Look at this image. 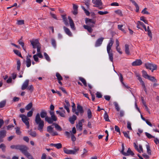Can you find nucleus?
Segmentation results:
<instances>
[{"label": "nucleus", "instance_id": "1", "mask_svg": "<svg viewBox=\"0 0 159 159\" xmlns=\"http://www.w3.org/2000/svg\"><path fill=\"white\" fill-rule=\"evenodd\" d=\"M114 42L112 38H111L110 41L107 46V51L110 60L113 62V53L111 48Z\"/></svg>", "mask_w": 159, "mask_h": 159}, {"label": "nucleus", "instance_id": "2", "mask_svg": "<svg viewBox=\"0 0 159 159\" xmlns=\"http://www.w3.org/2000/svg\"><path fill=\"white\" fill-rule=\"evenodd\" d=\"M35 122L36 124L38 125V130L40 132H42L44 126V122L41 119L40 116V114L39 113L37 114L35 117Z\"/></svg>", "mask_w": 159, "mask_h": 159}, {"label": "nucleus", "instance_id": "3", "mask_svg": "<svg viewBox=\"0 0 159 159\" xmlns=\"http://www.w3.org/2000/svg\"><path fill=\"white\" fill-rule=\"evenodd\" d=\"M30 43L34 48H37L38 53L41 52V45L38 39H33L30 41Z\"/></svg>", "mask_w": 159, "mask_h": 159}, {"label": "nucleus", "instance_id": "4", "mask_svg": "<svg viewBox=\"0 0 159 159\" xmlns=\"http://www.w3.org/2000/svg\"><path fill=\"white\" fill-rule=\"evenodd\" d=\"M49 113L51 116V117H47L45 119V121L48 124H52L53 121H56L57 120V117L55 115L53 111H50Z\"/></svg>", "mask_w": 159, "mask_h": 159}, {"label": "nucleus", "instance_id": "5", "mask_svg": "<svg viewBox=\"0 0 159 159\" xmlns=\"http://www.w3.org/2000/svg\"><path fill=\"white\" fill-rule=\"evenodd\" d=\"M79 148H76V147L74 148V150L68 149L65 148L63 149L64 152L67 154H76V152L79 151Z\"/></svg>", "mask_w": 159, "mask_h": 159}, {"label": "nucleus", "instance_id": "6", "mask_svg": "<svg viewBox=\"0 0 159 159\" xmlns=\"http://www.w3.org/2000/svg\"><path fill=\"white\" fill-rule=\"evenodd\" d=\"M29 148L26 145H19L18 149L25 155L28 152Z\"/></svg>", "mask_w": 159, "mask_h": 159}, {"label": "nucleus", "instance_id": "7", "mask_svg": "<svg viewBox=\"0 0 159 159\" xmlns=\"http://www.w3.org/2000/svg\"><path fill=\"white\" fill-rule=\"evenodd\" d=\"M19 117L21 118L22 121L25 124L27 128L28 129L30 127L29 123L28 121L29 119L27 118L26 116L23 114L20 115Z\"/></svg>", "mask_w": 159, "mask_h": 159}, {"label": "nucleus", "instance_id": "8", "mask_svg": "<svg viewBox=\"0 0 159 159\" xmlns=\"http://www.w3.org/2000/svg\"><path fill=\"white\" fill-rule=\"evenodd\" d=\"M145 66L147 69H149L150 70L154 68L153 70H156L157 69V66L154 64L151 63H146L145 64Z\"/></svg>", "mask_w": 159, "mask_h": 159}, {"label": "nucleus", "instance_id": "9", "mask_svg": "<svg viewBox=\"0 0 159 159\" xmlns=\"http://www.w3.org/2000/svg\"><path fill=\"white\" fill-rule=\"evenodd\" d=\"M92 2L94 4L96 5L97 7H98L99 9H103L102 6V3L101 0H92Z\"/></svg>", "mask_w": 159, "mask_h": 159}, {"label": "nucleus", "instance_id": "10", "mask_svg": "<svg viewBox=\"0 0 159 159\" xmlns=\"http://www.w3.org/2000/svg\"><path fill=\"white\" fill-rule=\"evenodd\" d=\"M94 27V25L93 24H91L90 25H84L83 27L84 28L87 30V31L89 33H91L93 31V30L92 29V27Z\"/></svg>", "mask_w": 159, "mask_h": 159}, {"label": "nucleus", "instance_id": "11", "mask_svg": "<svg viewBox=\"0 0 159 159\" xmlns=\"http://www.w3.org/2000/svg\"><path fill=\"white\" fill-rule=\"evenodd\" d=\"M6 131L4 130L0 131V143L3 142V139L6 136Z\"/></svg>", "mask_w": 159, "mask_h": 159}, {"label": "nucleus", "instance_id": "12", "mask_svg": "<svg viewBox=\"0 0 159 159\" xmlns=\"http://www.w3.org/2000/svg\"><path fill=\"white\" fill-rule=\"evenodd\" d=\"M104 39L103 37H101L97 39L95 43V46L98 47L100 46L102 44Z\"/></svg>", "mask_w": 159, "mask_h": 159}, {"label": "nucleus", "instance_id": "13", "mask_svg": "<svg viewBox=\"0 0 159 159\" xmlns=\"http://www.w3.org/2000/svg\"><path fill=\"white\" fill-rule=\"evenodd\" d=\"M68 19L69 20V24L70 25L71 28L72 30H75V28L73 20L71 19V17L70 16H69L68 17Z\"/></svg>", "mask_w": 159, "mask_h": 159}, {"label": "nucleus", "instance_id": "14", "mask_svg": "<svg viewBox=\"0 0 159 159\" xmlns=\"http://www.w3.org/2000/svg\"><path fill=\"white\" fill-rule=\"evenodd\" d=\"M40 116L42 118H45V120L47 117H48L47 116V113L46 111L44 110H42L40 113Z\"/></svg>", "mask_w": 159, "mask_h": 159}, {"label": "nucleus", "instance_id": "15", "mask_svg": "<svg viewBox=\"0 0 159 159\" xmlns=\"http://www.w3.org/2000/svg\"><path fill=\"white\" fill-rule=\"evenodd\" d=\"M29 83V80H25L21 86V89L22 90H24L27 88L28 86Z\"/></svg>", "mask_w": 159, "mask_h": 159}, {"label": "nucleus", "instance_id": "16", "mask_svg": "<svg viewBox=\"0 0 159 159\" xmlns=\"http://www.w3.org/2000/svg\"><path fill=\"white\" fill-rule=\"evenodd\" d=\"M85 23L87 25H90V24L89 23H90L93 24H95L96 23L95 20L87 18H85Z\"/></svg>", "mask_w": 159, "mask_h": 159}, {"label": "nucleus", "instance_id": "17", "mask_svg": "<svg viewBox=\"0 0 159 159\" xmlns=\"http://www.w3.org/2000/svg\"><path fill=\"white\" fill-rule=\"evenodd\" d=\"M142 63L141 60L140 59L136 60L135 61L132 63L133 66H140Z\"/></svg>", "mask_w": 159, "mask_h": 159}, {"label": "nucleus", "instance_id": "18", "mask_svg": "<svg viewBox=\"0 0 159 159\" xmlns=\"http://www.w3.org/2000/svg\"><path fill=\"white\" fill-rule=\"evenodd\" d=\"M63 28L65 33L67 34L70 36H72V34L71 32L68 28L65 26H63Z\"/></svg>", "mask_w": 159, "mask_h": 159}, {"label": "nucleus", "instance_id": "19", "mask_svg": "<svg viewBox=\"0 0 159 159\" xmlns=\"http://www.w3.org/2000/svg\"><path fill=\"white\" fill-rule=\"evenodd\" d=\"M77 117L75 115H73L72 117H70L69 118V121L70 123L73 124L75 123V121L76 120Z\"/></svg>", "mask_w": 159, "mask_h": 159}, {"label": "nucleus", "instance_id": "20", "mask_svg": "<svg viewBox=\"0 0 159 159\" xmlns=\"http://www.w3.org/2000/svg\"><path fill=\"white\" fill-rule=\"evenodd\" d=\"M125 53L127 55H130V51L129 50V45L127 44L125 45Z\"/></svg>", "mask_w": 159, "mask_h": 159}, {"label": "nucleus", "instance_id": "21", "mask_svg": "<svg viewBox=\"0 0 159 159\" xmlns=\"http://www.w3.org/2000/svg\"><path fill=\"white\" fill-rule=\"evenodd\" d=\"M77 108L78 111L80 114H83L84 112V110L80 104H77Z\"/></svg>", "mask_w": 159, "mask_h": 159}, {"label": "nucleus", "instance_id": "22", "mask_svg": "<svg viewBox=\"0 0 159 159\" xmlns=\"http://www.w3.org/2000/svg\"><path fill=\"white\" fill-rule=\"evenodd\" d=\"M139 80L142 85L143 89L146 93H147V89L144 82L142 80V78H139Z\"/></svg>", "mask_w": 159, "mask_h": 159}, {"label": "nucleus", "instance_id": "23", "mask_svg": "<svg viewBox=\"0 0 159 159\" xmlns=\"http://www.w3.org/2000/svg\"><path fill=\"white\" fill-rule=\"evenodd\" d=\"M26 65L27 67H30L31 65V61L30 58H29L28 56H27L26 58Z\"/></svg>", "mask_w": 159, "mask_h": 159}, {"label": "nucleus", "instance_id": "24", "mask_svg": "<svg viewBox=\"0 0 159 159\" xmlns=\"http://www.w3.org/2000/svg\"><path fill=\"white\" fill-rule=\"evenodd\" d=\"M87 115L89 119H90L92 118V113L91 110L89 109H88L87 110Z\"/></svg>", "mask_w": 159, "mask_h": 159}, {"label": "nucleus", "instance_id": "25", "mask_svg": "<svg viewBox=\"0 0 159 159\" xmlns=\"http://www.w3.org/2000/svg\"><path fill=\"white\" fill-rule=\"evenodd\" d=\"M125 150V146L123 143L122 144V150L121 151V153L125 156H126L128 155V153H126V152H124Z\"/></svg>", "mask_w": 159, "mask_h": 159}, {"label": "nucleus", "instance_id": "26", "mask_svg": "<svg viewBox=\"0 0 159 159\" xmlns=\"http://www.w3.org/2000/svg\"><path fill=\"white\" fill-rule=\"evenodd\" d=\"M79 80L85 86H87L86 81L84 78L82 77H79Z\"/></svg>", "mask_w": 159, "mask_h": 159}, {"label": "nucleus", "instance_id": "27", "mask_svg": "<svg viewBox=\"0 0 159 159\" xmlns=\"http://www.w3.org/2000/svg\"><path fill=\"white\" fill-rule=\"evenodd\" d=\"M150 80L154 82H156L157 81V80L154 77L149 75V77L147 78Z\"/></svg>", "mask_w": 159, "mask_h": 159}, {"label": "nucleus", "instance_id": "28", "mask_svg": "<svg viewBox=\"0 0 159 159\" xmlns=\"http://www.w3.org/2000/svg\"><path fill=\"white\" fill-rule=\"evenodd\" d=\"M142 76L145 79H147V78L149 77L146 71L143 70L142 71Z\"/></svg>", "mask_w": 159, "mask_h": 159}, {"label": "nucleus", "instance_id": "29", "mask_svg": "<svg viewBox=\"0 0 159 159\" xmlns=\"http://www.w3.org/2000/svg\"><path fill=\"white\" fill-rule=\"evenodd\" d=\"M146 147L147 149V152L149 155H151V150L150 149V147L148 143L146 145Z\"/></svg>", "mask_w": 159, "mask_h": 159}, {"label": "nucleus", "instance_id": "30", "mask_svg": "<svg viewBox=\"0 0 159 159\" xmlns=\"http://www.w3.org/2000/svg\"><path fill=\"white\" fill-rule=\"evenodd\" d=\"M53 125L55 126V127L56 129L59 131H61L62 130V128L61 127L57 124L55 123H53Z\"/></svg>", "mask_w": 159, "mask_h": 159}, {"label": "nucleus", "instance_id": "31", "mask_svg": "<svg viewBox=\"0 0 159 159\" xmlns=\"http://www.w3.org/2000/svg\"><path fill=\"white\" fill-rule=\"evenodd\" d=\"M51 44L53 47L56 48V42L55 39L54 38H52L51 39Z\"/></svg>", "mask_w": 159, "mask_h": 159}, {"label": "nucleus", "instance_id": "32", "mask_svg": "<svg viewBox=\"0 0 159 159\" xmlns=\"http://www.w3.org/2000/svg\"><path fill=\"white\" fill-rule=\"evenodd\" d=\"M28 159H34L32 155L29 152H27L25 155Z\"/></svg>", "mask_w": 159, "mask_h": 159}, {"label": "nucleus", "instance_id": "33", "mask_svg": "<svg viewBox=\"0 0 159 159\" xmlns=\"http://www.w3.org/2000/svg\"><path fill=\"white\" fill-rule=\"evenodd\" d=\"M56 113L57 114H59V115L62 117H65V112L63 111V112H61L58 111H56Z\"/></svg>", "mask_w": 159, "mask_h": 159}, {"label": "nucleus", "instance_id": "34", "mask_svg": "<svg viewBox=\"0 0 159 159\" xmlns=\"http://www.w3.org/2000/svg\"><path fill=\"white\" fill-rule=\"evenodd\" d=\"M32 103L30 102L25 107V108L27 110L29 111L32 108Z\"/></svg>", "mask_w": 159, "mask_h": 159}, {"label": "nucleus", "instance_id": "35", "mask_svg": "<svg viewBox=\"0 0 159 159\" xmlns=\"http://www.w3.org/2000/svg\"><path fill=\"white\" fill-rule=\"evenodd\" d=\"M104 119H105L106 121H110V120L109 119V116L107 114V113L106 111H105V113L104 116Z\"/></svg>", "mask_w": 159, "mask_h": 159}, {"label": "nucleus", "instance_id": "36", "mask_svg": "<svg viewBox=\"0 0 159 159\" xmlns=\"http://www.w3.org/2000/svg\"><path fill=\"white\" fill-rule=\"evenodd\" d=\"M116 109L117 111H119L120 110V108L118 103L116 102H113Z\"/></svg>", "mask_w": 159, "mask_h": 159}, {"label": "nucleus", "instance_id": "37", "mask_svg": "<svg viewBox=\"0 0 159 159\" xmlns=\"http://www.w3.org/2000/svg\"><path fill=\"white\" fill-rule=\"evenodd\" d=\"M13 52H14V53L17 56L22 58H23V57L21 55L20 52H19V50H13Z\"/></svg>", "mask_w": 159, "mask_h": 159}, {"label": "nucleus", "instance_id": "38", "mask_svg": "<svg viewBox=\"0 0 159 159\" xmlns=\"http://www.w3.org/2000/svg\"><path fill=\"white\" fill-rule=\"evenodd\" d=\"M130 0L131 2L135 6L136 8V10H139V6L135 2V1L134 0Z\"/></svg>", "mask_w": 159, "mask_h": 159}, {"label": "nucleus", "instance_id": "39", "mask_svg": "<svg viewBox=\"0 0 159 159\" xmlns=\"http://www.w3.org/2000/svg\"><path fill=\"white\" fill-rule=\"evenodd\" d=\"M126 153H128V155L127 156H129V155H131L132 156H133L134 155V153L131 150L130 148H129L127 150V152H126Z\"/></svg>", "mask_w": 159, "mask_h": 159}, {"label": "nucleus", "instance_id": "40", "mask_svg": "<svg viewBox=\"0 0 159 159\" xmlns=\"http://www.w3.org/2000/svg\"><path fill=\"white\" fill-rule=\"evenodd\" d=\"M56 76L57 77L58 81H61L62 80V77L59 73L57 72V73H56Z\"/></svg>", "mask_w": 159, "mask_h": 159}, {"label": "nucleus", "instance_id": "41", "mask_svg": "<svg viewBox=\"0 0 159 159\" xmlns=\"http://www.w3.org/2000/svg\"><path fill=\"white\" fill-rule=\"evenodd\" d=\"M29 134L30 135L33 137H35L37 135V134L36 132L35 131H29Z\"/></svg>", "mask_w": 159, "mask_h": 159}, {"label": "nucleus", "instance_id": "42", "mask_svg": "<svg viewBox=\"0 0 159 159\" xmlns=\"http://www.w3.org/2000/svg\"><path fill=\"white\" fill-rule=\"evenodd\" d=\"M53 128L51 126H49L47 127V131L49 133H51L53 131Z\"/></svg>", "mask_w": 159, "mask_h": 159}, {"label": "nucleus", "instance_id": "43", "mask_svg": "<svg viewBox=\"0 0 159 159\" xmlns=\"http://www.w3.org/2000/svg\"><path fill=\"white\" fill-rule=\"evenodd\" d=\"M6 101L3 100L0 102V108L4 107L6 104Z\"/></svg>", "mask_w": 159, "mask_h": 159}, {"label": "nucleus", "instance_id": "44", "mask_svg": "<svg viewBox=\"0 0 159 159\" xmlns=\"http://www.w3.org/2000/svg\"><path fill=\"white\" fill-rule=\"evenodd\" d=\"M6 146L3 143H2L0 144V148L1 149L2 151L5 152V151Z\"/></svg>", "mask_w": 159, "mask_h": 159}, {"label": "nucleus", "instance_id": "45", "mask_svg": "<svg viewBox=\"0 0 159 159\" xmlns=\"http://www.w3.org/2000/svg\"><path fill=\"white\" fill-rule=\"evenodd\" d=\"M16 24L19 25H24V20H18Z\"/></svg>", "mask_w": 159, "mask_h": 159}, {"label": "nucleus", "instance_id": "46", "mask_svg": "<svg viewBox=\"0 0 159 159\" xmlns=\"http://www.w3.org/2000/svg\"><path fill=\"white\" fill-rule=\"evenodd\" d=\"M145 134L147 137L149 139L154 138H155L154 136H152L150 134L147 132H145Z\"/></svg>", "mask_w": 159, "mask_h": 159}, {"label": "nucleus", "instance_id": "47", "mask_svg": "<svg viewBox=\"0 0 159 159\" xmlns=\"http://www.w3.org/2000/svg\"><path fill=\"white\" fill-rule=\"evenodd\" d=\"M129 133V131H128L127 132L124 131L123 132L125 137L129 139H130V138L128 134Z\"/></svg>", "mask_w": 159, "mask_h": 159}, {"label": "nucleus", "instance_id": "48", "mask_svg": "<svg viewBox=\"0 0 159 159\" xmlns=\"http://www.w3.org/2000/svg\"><path fill=\"white\" fill-rule=\"evenodd\" d=\"M44 56L46 59V60L48 61H50V58L48 56V55L47 54L46 52H44Z\"/></svg>", "mask_w": 159, "mask_h": 159}, {"label": "nucleus", "instance_id": "49", "mask_svg": "<svg viewBox=\"0 0 159 159\" xmlns=\"http://www.w3.org/2000/svg\"><path fill=\"white\" fill-rule=\"evenodd\" d=\"M19 145H12L10 146V148L12 149H15L17 150L18 149Z\"/></svg>", "mask_w": 159, "mask_h": 159}, {"label": "nucleus", "instance_id": "50", "mask_svg": "<svg viewBox=\"0 0 159 159\" xmlns=\"http://www.w3.org/2000/svg\"><path fill=\"white\" fill-rule=\"evenodd\" d=\"M33 110L32 109L31 111H29L27 114V116L28 117L31 116L33 115Z\"/></svg>", "mask_w": 159, "mask_h": 159}, {"label": "nucleus", "instance_id": "51", "mask_svg": "<svg viewBox=\"0 0 159 159\" xmlns=\"http://www.w3.org/2000/svg\"><path fill=\"white\" fill-rule=\"evenodd\" d=\"M17 69L18 70H20V60H18L17 61Z\"/></svg>", "mask_w": 159, "mask_h": 159}, {"label": "nucleus", "instance_id": "52", "mask_svg": "<svg viewBox=\"0 0 159 159\" xmlns=\"http://www.w3.org/2000/svg\"><path fill=\"white\" fill-rule=\"evenodd\" d=\"M18 43H19V44H20V45L23 48L24 50H25V49L24 48V43L22 41L21 39H20V40H19L18 41Z\"/></svg>", "mask_w": 159, "mask_h": 159}, {"label": "nucleus", "instance_id": "53", "mask_svg": "<svg viewBox=\"0 0 159 159\" xmlns=\"http://www.w3.org/2000/svg\"><path fill=\"white\" fill-rule=\"evenodd\" d=\"M55 147L57 149L61 148H62V144L61 143L55 144Z\"/></svg>", "mask_w": 159, "mask_h": 159}, {"label": "nucleus", "instance_id": "54", "mask_svg": "<svg viewBox=\"0 0 159 159\" xmlns=\"http://www.w3.org/2000/svg\"><path fill=\"white\" fill-rule=\"evenodd\" d=\"M88 151L85 148H84L83 150V153L81 155L82 157H84L86 156V154L87 152Z\"/></svg>", "mask_w": 159, "mask_h": 159}, {"label": "nucleus", "instance_id": "55", "mask_svg": "<svg viewBox=\"0 0 159 159\" xmlns=\"http://www.w3.org/2000/svg\"><path fill=\"white\" fill-rule=\"evenodd\" d=\"M127 128L129 130H132V129L131 127V124L129 121H128L127 122Z\"/></svg>", "mask_w": 159, "mask_h": 159}, {"label": "nucleus", "instance_id": "56", "mask_svg": "<svg viewBox=\"0 0 159 159\" xmlns=\"http://www.w3.org/2000/svg\"><path fill=\"white\" fill-rule=\"evenodd\" d=\"M148 34L149 37L150 38V40H151L152 38V34L150 30H148Z\"/></svg>", "mask_w": 159, "mask_h": 159}, {"label": "nucleus", "instance_id": "57", "mask_svg": "<svg viewBox=\"0 0 159 159\" xmlns=\"http://www.w3.org/2000/svg\"><path fill=\"white\" fill-rule=\"evenodd\" d=\"M27 89L32 92L33 90L34 87L32 85H30L29 86H28Z\"/></svg>", "mask_w": 159, "mask_h": 159}, {"label": "nucleus", "instance_id": "58", "mask_svg": "<svg viewBox=\"0 0 159 159\" xmlns=\"http://www.w3.org/2000/svg\"><path fill=\"white\" fill-rule=\"evenodd\" d=\"M115 129L116 131L120 134V129L118 126L115 125Z\"/></svg>", "mask_w": 159, "mask_h": 159}, {"label": "nucleus", "instance_id": "59", "mask_svg": "<svg viewBox=\"0 0 159 159\" xmlns=\"http://www.w3.org/2000/svg\"><path fill=\"white\" fill-rule=\"evenodd\" d=\"M70 106H68V105H66L64 104V108L67 111L68 113L70 112V110L69 108V107Z\"/></svg>", "mask_w": 159, "mask_h": 159}, {"label": "nucleus", "instance_id": "60", "mask_svg": "<svg viewBox=\"0 0 159 159\" xmlns=\"http://www.w3.org/2000/svg\"><path fill=\"white\" fill-rule=\"evenodd\" d=\"M135 74L136 77H138V79L139 80V78H141V77L140 76L139 74V72H138L137 71H135L134 72Z\"/></svg>", "mask_w": 159, "mask_h": 159}, {"label": "nucleus", "instance_id": "61", "mask_svg": "<svg viewBox=\"0 0 159 159\" xmlns=\"http://www.w3.org/2000/svg\"><path fill=\"white\" fill-rule=\"evenodd\" d=\"M120 80L122 84H124V83L123 82V78L122 74L121 73L120 74Z\"/></svg>", "mask_w": 159, "mask_h": 159}, {"label": "nucleus", "instance_id": "62", "mask_svg": "<svg viewBox=\"0 0 159 159\" xmlns=\"http://www.w3.org/2000/svg\"><path fill=\"white\" fill-rule=\"evenodd\" d=\"M102 95L101 93L98 92L96 93V97L98 98H100L102 97Z\"/></svg>", "mask_w": 159, "mask_h": 159}, {"label": "nucleus", "instance_id": "63", "mask_svg": "<svg viewBox=\"0 0 159 159\" xmlns=\"http://www.w3.org/2000/svg\"><path fill=\"white\" fill-rule=\"evenodd\" d=\"M98 13L99 14L102 15L107 14L108 13V12L107 11H99Z\"/></svg>", "mask_w": 159, "mask_h": 159}, {"label": "nucleus", "instance_id": "64", "mask_svg": "<svg viewBox=\"0 0 159 159\" xmlns=\"http://www.w3.org/2000/svg\"><path fill=\"white\" fill-rule=\"evenodd\" d=\"M63 21L66 26H68L69 25V24L67 18L63 20Z\"/></svg>", "mask_w": 159, "mask_h": 159}]
</instances>
